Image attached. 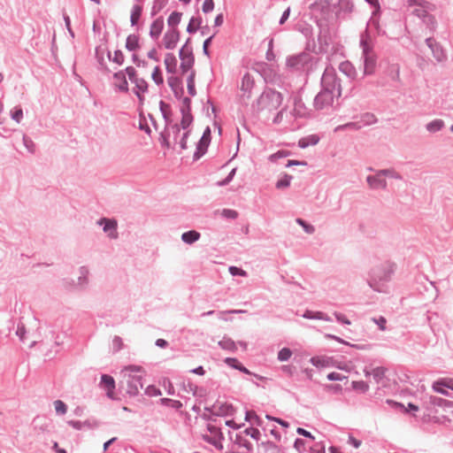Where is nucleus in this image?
<instances>
[{
	"instance_id": "obj_26",
	"label": "nucleus",
	"mask_w": 453,
	"mask_h": 453,
	"mask_svg": "<svg viewBox=\"0 0 453 453\" xmlns=\"http://www.w3.org/2000/svg\"><path fill=\"white\" fill-rule=\"evenodd\" d=\"M338 7L339 12H350L353 10L354 4L351 0H339Z\"/></svg>"
},
{
	"instance_id": "obj_49",
	"label": "nucleus",
	"mask_w": 453,
	"mask_h": 453,
	"mask_svg": "<svg viewBox=\"0 0 453 453\" xmlns=\"http://www.w3.org/2000/svg\"><path fill=\"white\" fill-rule=\"evenodd\" d=\"M366 2L375 8V10L372 12V16H376L377 14H379L380 10L379 0H366Z\"/></svg>"
},
{
	"instance_id": "obj_25",
	"label": "nucleus",
	"mask_w": 453,
	"mask_h": 453,
	"mask_svg": "<svg viewBox=\"0 0 453 453\" xmlns=\"http://www.w3.org/2000/svg\"><path fill=\"white\" fill-rule=\"evenodd\" d=\"M151 79L157 85L164 83V77L159 66H155L151 73Z\"/></svg>"
},
{
	"instance_id": "obj_36",
	"label": "nucleus",
	"mask_w": 453,
	"mask_h": 453,
	"mask_svg": "<svg viewBox=\"0 0 453 453\" xmlns=\"http://www.w3.org/2000/svg\"><path fill=\"white\" fill-rule=\"evenodd\" d=\"M291 355H292V351L289 349L283 348L282 349L280 350V352L278 354V358L280 361H287L288 359L290 358Z\"/></svg>"
},
{
	"instance_id": "obj_63",
	"label": "nucleus",
	"mask_w": 453,
	"mask_h": 453,
	"mask_svg": "<svg viewBox=\"0 0 453 453\" xmlns=\"http://www.w3.org/2000/svg\"><path fill=\"white\" fill-rule=\"evenodd\" d=\"M219 344L222 346V348L227 349H230L234 347V342L231 341L219 342Z\"/></svg>"
},
{
	"instance_id": "obj_33",
	"label": "nucleus",
	"mask_w": 453,
	"mask_h": 453,
	"mask_svg": "<svg viewBox=\"0 0 453 453\" xmlns=\"http://www.w3.org/2000/svg\"><path fill=\"white\" fill-rule=\"evenodd\" d=\"M292 180V176L285 174L280 180H279L276 183L277 188H284L289 186L290 181Z\"/></svg>"
},
{
	"instance_id": "obj_31",
	"label": "nucleus",
	"mask_w": 453,
	"mask_h": 453,
	"mask_svg": "<svg viewBox=\"0 0 453 453\" xmlns=\"http://www.w3.org/2000/svg\"><path fill=\"white\" fill-rule=\"evenodd\" d=\"M141 14H142V7L139 6V5H134L133 8H132V12H131V23L132 25H136L140 17H141Z\"/></svg>"
},
{
	"instance_id": "obj_10",
	"label": "nucleus",
	"mask_w": 453,
	"mask_h": 453,
	"mask_svg": "<svg viewBox=\"0 0 453 453\" xmlns=\"http://www.w3.org/2000/svg\"><path fill=\"white\" fill-rule=\"evenodd\" d=\"M113 84L120 91L126 92L128 89V83L126 78V73L119 71L113 75Z\"/></svg>"
},
{
	"instance_id": "obj_45",
	"label": "nucleus",
	"mask_w": 453,
	"mask_h": 453,
	"mask_svg": "<svg viewBox=\"0 0 453 453\" xmlns=\"http://www.w3.org/2000/svg\"><path fill=\"white\" fill-rule=\"evenodd\" d=\"M327 379L329 380H345L347 379L346 376L339 373V372H330L328 375H327Z\"/></svg>"
},
{
	"instance_id": "obj_43",
	"label": "nucleus",
	"mask_w": 453,
	"mask_h": 453,
	"mask_svg": "<svg viewBox=\"0 0 453 453\" xmlns=\"http://www.w3.org/2000/svg\"><path fill=\"white\" fill-rule=\"evenodd\" d=\"M199 23L197 22V19L195 18H192L188 25L187 31L188 33H194L196 31L197 27Z\"/></svg>"
},
{
	"instance_id": "obj_5",
	"label": "nucleus",
	"mask_w": 453,
	"mask_h": 453,
	"mask_svg": "<svg viewBox=\"0 0 453 453\" xmlns=\"http://www.w3.org/2000/svg\"><path fill=\"white\" fill-rule=\"evenodd\" d=\"M361 46L364 55V74L371 75L375 71L377 57L372 51V46L366 40H362Z\"/></svg>"
},
{
	"instance_id": "obj_44",
	"label": "nucleus",
	"mask_w": 453,
	"mask_h": 453,
	"mask_svg": "<svg viewBox=\"0 0 453 453\" xmlns=\"http://www.w3.org/2000/svg\"><path fill=\"white\" fill-rule=\"evenodd\" d=\"M229 273H230L232 275H234V276H235V275H240V276L244 277V276H246V275H247V273H246V272H245L244 270H242V269H241V268H238V267H236V266H230V267H229Z\"/></svg>"
},
{
	"instance_id": "obj_52",
	"label": "nucleus",
	"mask_w": 453,
	"mask_h": 453,
	"mask_svg": "<svg viewBox=\"0 0 453 453\" xmlns=\"http://www.w3.org/2000/svg\"><path fill=\"white\" fill-rule=\"evenodd\" d=\"M372 375L377 382L384 376V371L380 368H377L372 371Z\"/></svg>"
},
{
	"instance_id": "obj_18",
	"label": "nucleus",
	"mask_w": 453,
	"mask_h": 453,
	"mask_svg": "<svg viewBox=\"0 0 453 453\" xmlns=\"http://www.w3.org/2000/svg\"><path fill=\"white\" fill-rule=\"evenodd\" d=\"M311 362L319 368L330 367L333 365V359L326 357H312Z\"/></svg>"
},
{
	"instance_id": "obj_20",
	"label": "nucleus",
	"mask_w": 453,
	"mask_h": 453,
	"mask_svg": "<svg viewBox=\"0 0 453 453\" xmlns=\"http://www.w3.org/2000/svg\"><path fill=\"white\" fill-rule=\"evenodd\" d=\"M140 39L139 36L136 35H130L127 36L126 41V48L130 50H136L140 48Z\"/></svg>"
},
{
	"instance_id": "obj_8",
	"label": "nucleus",
	"mask_w": 453,
	"mask_h": 453,
	"mask_svg": "<svg viewBox=\"0 0 453 453\" xmlns=\"http://www.w3.org/2000/svg\"><path fill=\"white\" fill-rule=\"evenodd\" d=\"M180 58V70L183 73L188 72L194 65V57L185 46L179 52Z\"/></svg>"
},
{
	"instance_id": "obj_21",
	"label": "nucleus",
	"mask_w": 453,
	"mask_h": 453,
	"mask_svg": "<svg viewBox=\"0 0 453 453\" xmlns=\"http://www.w3.org/2000/svg\"><path fill=\"white\" fill-rule=\"evenodd\" d=\"M182 13L178 12H173L170 14L167 19L168 28H175L178 29V25L180 22Z\"/></svg>"
},
{
	"instance_id": "obj_48",
	"label": "nucleus",
	"mask_w": 453,
	"mask_h": 453,
	"mask_svg": "<svg viewBox=\"0 0 453 453\" xmlns=\"http://www.w3.org/2000/svg\"><path fill=\"white\" fill-rule=\"evenodd\" d=\"M214 8V3L213 0H205L203 4V11L204 12H211Z\"/></svg>"
},
{
	"instance_id": "obj_11",
	"label": "nucleus",
	"mask_w": 453,
	"mask_h": 453,
	"mask_svg": "<svg viewBox=\"0 0 453 453\" xmlns=\"http://www.w3.org/2000/svg\"><path fill=\"white\" fill-rule=\"evenodd\" d=\"M164 64L166 72L171 74H176L178 71V61L173 53H166L165 55Z\"/></svg>"
},
{
	"instance_id": "obj_32",
	"label": "nucleus",
	"mask_w": 453,
	"mask_h": 453,
	"mask_svg": "<svg viewBox=\"0 0 453 453\" xmlns=\"http://www.w3.org/2000/svg\"><path fill=\"white\" fill-rule=\"evenodd\" d=\"M303 316H304V318H307V319H324V320H330L327 316H326L323 312H320V311H318V312L306 311Z\"/></svg>"
},
{
	"instance_id": "obj_47",
	"label": "nucleus",
	"mask_w": 453,
	"mask_h": 453,
	"mask_svg": "<svg viewBox=\"0 0 453 453\" xmlns=\"http://www.w3.org/2000/svg\"><path fill=\"white\" fill-rule=\"evenodd\" d=\"M235 171H236V169H235V168H234V169L229 173L228 176H227L225 180H220V181H219V182H218V185H219V186H224V185L228 184V183L232 180L233 177L234 176V174H235Z\"/></svg>"
},
{
	"instance_id": "obj_9",
	"label": "nucleus",
	"mask_w": 453,
	"mask_h": 453,
	"mask_svg": "<svg viewBox=\"0 0 453 453\" xmlns=\"http://www.w3.org/2000/svg\"><path fill=\"white\" fill-rule=\"evenodd\" d=\"M212 413L218 416H228L234 413V408L227 403H216L212 406Z\"/></svg>"
},
{
	"instance_id": "obj_55",
	"label": "nucleus",
	"mask_w": 453,
	"mask_h": 453,
	"mask_svg": "<svg viewBox=\"0 0 453 453\" xmlns=\"http://www.w3.org/2000/svg\"><path fill=\"white\" fill-rule=\"evenodd\" d=\"M146 394L149 395H161L160 391L157 389L155 387H148L146 388Z\"/></svg>"
},
{
	"instance_id": "obj_7",
	"label": "nucleus",
	"mask_w": 453,
	"mask_h": 453,
	"mask_svg": "<svg viewBox=\"0 0 453 453\" xmlns=\"http://www.w3.org/2000/svg\"><path fill=\"white\" fill-rule=\"evenodd\" d=\"M100 387L103 390L106 392V395L109 398L116 400L118 399V395L115 392V380L113 377L104 374L101 377Z\"/></svg>"
},
{
	"instance_id": "obj_50",
	"label": "nucleus",
	"mask_w": 453,
	"mask_h": 453,
	"mask_svg": "<svg viewBox=\"0 0 453 453\" xmlns=\"http://www.w3.org/2000/svg\"><path fill=\"white\" fill-rule=\"evenodd\" d=\"M246 434L248 435H250L252 438H254L256 440L259 439L260 432L257 428H252L251 427V428L246 429Z\"/></svg>"
},
{
	"instance_id": "obj_54",
	"label": "nucleus",
	"mask_w": 453,
	"mask_h": 453,
	"mask_svg": "<svg viewBox=\"0 0 453 453\" xmlns=\"http://www.w3.org/2000/svg\"><path fill=\"white\" fill-rule=\"evenodd\" d=\"M124 72L126 73V74H127L129 76V79L131 81H133L134 77H137L135 74V70L132 66L127 67Z\"/></svg>"
},
{
	"instance_id": "obj_56",
	"label": "nucleus",
	"mask_w": 453,
	"mask_h": 453,
	"mask_svg": "<svg viewBox=\"0 0 453 453\" xmlns=\"http://www.w3.org/2000/svg\"><path fill=\"white\" fill-rule=\"evenodd\" d=\"M288 154V152H285V151H279L275 154H273L271 157H270V159L273 162H275L279 157H287Z\"/></svg>"
},
{
	"instance_id": "obj_14",
	"label": "nucleus",
	"mask_w": 453,
	"mask_h": 453,
	"mask_svg": "<svg viewBox=\"0 0 453 453\" xmlns=\"http://www.w3.org/2000/svg\"><path fill=\"white\" fill-rule=\"evenodd\" d=\"M432 388L437 393L448 395L447 389L449 388V389L453 390V380H443L436 381L433 384Z\"/></svg>"
},
{
	"instance_id": "obj_22",
	"label": "nucleus",
	"mask_w": 453,
	"mask_h": 453,
	"mask_svg": "<svg viewBox=\"0 0 453 453\" xmlns=\"http://www.w3.org/2000/svg\"><path fill=\"white\" fill-rule=\"evenodd\" d=\"M245 419L251 423L252 425H257L259 426H264V429L265 430V426L264 420L258 417L256 412L250 411L246 412Z\"/></svg>"
},
{
	"instance_id": "obj_39",
	"label": "nucleus",
	"mask_w": 453,
	"mask_h": 453,
	"mask_svg": "<svg viewBox=\"0 0 453 453\" xmlns=\"http://www.w3.org/2000/svg\"><path fill=\"white\" fill-rule=\"evenodd\" d=\"M192 120H193V118H192L191 114L184 113L182 116V119L180 121V126L182 127L183 129H186L189 127Z\"/></svg>"
},
{
	"instance_id": "obj_41",
	"label": "nucleus",
	"mask_w": 453,
	"mask_h": 453,
	"mask_svg": "<svg viewBox=\"0 0 453 453\" xmlns=\"http://www.w3.org/2000/svg\"><path fill=\"white\" fill-rule=\"evenodd\" d=\"M124 346L123 340L119 336H114L112 340V348L114 351L120 350Z\"/></svg>"
},
{
	"instance_id": "obj_15",
	"label": "nucleus",
	"mask_w": 453,
	"mask_h": 453,
	"mask_svg": "<svg viewBox=\"0 0 453 453\" xmlns=\"http://www.w3.org/2000/svg\"><path fill=\"white\" fill-rule=\"evenodd\" d=\"M99 224H104V231L108 234L109 237L113 239L117 238V222L115 220L102 219Z\"/></svg>"
},
{
	"instance_id": "obj_4",
	"label": "nucleus",
	"mask_w": 453,
	"mask_h": 453,
	"mask_svg": "<svg viewBox=\"0 0 453 453\" xmlns=\"http://www.w3.org/2000/svg\"><path fill=\"white\" fill-rule=\"evenodd\" d=\"M323 90L319 92L314 100L317 109H323L333 104L335 91L340 93V84L336 77L331 72L326 71L322 76Z\"/></svg>"
},
{
	"instance_id": "obj_6",
	"label": "nucleus",
	"mask_w": 453,
	"mask_h": 453,
	"mask_svg": "<svg viewBox=\"0 0 453 453\" xmlns=\"http://www.w3.org/2000/svg\"><path fill=\"white\" fill-rule=\"evenodd\" d=\"M180 37L179 29L168 28L162 38V46L166 50H173L176 48Z\"/></svg>"
},
{
	"instance_id": "obj_17",
	"label": "nucleus",
	"mask_w": 453,
	"mask_h": 453,
	"mask_svg": "<svg viewBox=\"0 0 453 453\" xmlns=\"http://www.w3.org/2000/svg\"><path fill=\"white\" fill-rule=\"evenodd\" d=\"M164 20L162 18H157L155 19L150 27V35L152 38L157 39L159 35L162 34L164 29Z\"/></svg>"
},
{
	"instance_id": "obj_37",
	"label": "nucleus",
	"mask_w": 453,
	"mask_h": 453,
	"mask_svg": "<svg viewBox=\"0 0 453 453\" xmlns=\"http://www.w3.org/2000/svg\"><path fill=\"white\" fill-rule=\"evenodd\" d=\"M54 407L58 413L65 414L67 411V407L64 402L61 400H57L54 402Z\"/></svg>"
},
{
	"instance_id": "obj_12",
	"label": "nucleus",
	"mask_w": 453,
	"mask_h": 453,
	"mask_svg": "<svg viewBox=\"0 0 453 453\" xmlns=\"http://www.w3.org/2000/svg\"><path fill=\"white\" fill-rule=\"evenodd\" d=\"M132 82H134L135 85V94L138 96L140 103H142L144 100L142 94L148 90L147 81L142 78L134 77Z\"/></svg>"
},
{
	"instance_id": "obj_38",
	"label": "nucleus",
	"mask_w": 453,
	"mask_h": 453,
	"mask_svg": "<svg viewBox=\"0 0 453 453\" xmlns=\"http://www.w3.org/2000/svg\"><path fill=\"white\" fill-rule=\"evenodd\" d=\"M353 388L355 390L360 391V392H366L369 388V386L367 383L364 381H354L352 383Z\"/></svg>"
},
{
	"instance_id": "obj_46",
	"label": "nucleus",
	"mask_w": 453,
	"mask_h": 453,
	"mask_svg": "<svg viewBox=\"0 0 453 453\" xmlns=\"http://www.w3.org/2000/svg\"><path fill=\"white\" fill-rule=\"evenodd\" d=\"M190 135V131L184 132L182 134V138L180 142V145L181 149L186 150L188 148V138Z\"/></svg>"
},
{
	"instance_id": "obj_23",
	"label": "nucleus",
	"mask_w": 453,
	"mask_h": 453,
	"mask_svg": "<svg viewBox=\"0 0 453 453\" xmlns=\"http://www.w3.org/2000/svg\"><path fill=\"white\" fill-rule=\"evenodd\" d=\"M200 238V234L196 231L191 230L182 234L181 239L186 243H193Z\"/></svg>"
},
{
	"instance_id": "obj_53",
	"label": "nucleus",
	"mask_w": 453,
	"mask_h": 453,
	"mask_svg": "<svg viewBox=\"0 0 453 453\" xmlns=\"http://www.w3.org/2000/svg\"><path fill=\"white\" fill-rule=\"evenodd\" d=\"M210 134H211L210 128L207 127L203 133V137L200 140V146L207 144L208 139L210 137Z\"/></svg>"
},
{
	"instance_id": "obj_29",
	"label": "nucleus",
	"mask_w": 453,
	"mask_h": 453,
	"mask_svg": "<svg viewBox=\"0 0 453 453\" xmlns=\"http://www.w3.org/2000/svg\"><path fill=\"white\" fill-rule=\"evenodd\" d=\"M293 112L297 117H304L306 115V108L302 101H296Z\"/></svg>"
},
{
	"instance_id": "obj_19",
	"label": "nucleus",
	"mask_w": 453,
	"mask_h": 453,
	"mask_svg": "<svg viewBox=\"0 0 453 453\" xmlns=\"http://www.w3.org/2000/svg\"><path fill=\"white\" fill-rule=\"evenodd\" d=\"M339 68H340V71L342 72L347 76H349L352 79L356 78L357 72H356L355 67L353 66V65L350 62L344 61V62L341 63Z\"/></svg>"
},
{
	"instance_id": "obj_2",
	"label": "nucleus",
	"mask_w": 453,
	"mask_h": 453,
	"mask_svg": "<svg viewBox=\"0 0 453 453\" xmlns=\"http://www.w3.org/2000/svg\"><path fill=\"white\" fill-rule=\"evenodd\" d=\"M146 376L144 368L141 365H127L120 371L119 386L126 390L129 396H135L143 388Z\"/></svg>"
},
{
	"instance_id": "obj_30",
	"label": "nucleus",
	"mask_w": 453,
	"mask_h": 453,
	"mask_svg": "<svg viewBox=\"0 0 453 453\" xmlns=\"http://www.w3.org/2000/svg\"><path fill=\"white\" fill-rule=\"evenodd\" d=\"M109 58L118 65H121L124 63V55L120 50H115L113 54L109 53Z\"/></svg>"
},
{
	"instance_id": "obj_3",
	"label": "nucleus",
	"mask_w": 453,
	"mask_h": 453,
	"mask_svg": "<svg viewBox=\"0 0 453 453\" xmlns=\"http://www.w3.org/2000/svg\"><path fill=\"white\" fill-rule=\"evenodd\" d=\"M261 76L257 71L247 72L239 87V99L242 104L250 106L261 89Z\"/></svg>"
},
{
	"instance_id": "obj_24",
	"label": "nucleus",
	"mask_w": 453,
	"mask_h": 453,
	"mask_svg": "<svg viewBox=\"0 0 453 453\" xmlns=\"http://www.w3.org/2000/svg\"><path fill=\"white\" fill-rule=\"evenodd\" d=\"M319 141V138L317 135L312 134L301 139L298 143L301 148H306L309 145H316Z\"/></svg>"
},
{
	"instance_id": "obj_28",
	"label": "nucleus",
	"mask_w": 453,
	"mask_h": 453,
	"mask_svg": "<svg viewBox=\"0 0 453 453\" xmlns=\"http://www.w3.org/2000/svg\"><path fill=\"white\" fill-rule=\"evenodd\" d=\"M426 403L428 405H433V406H442V405L449 406V405H451L450 402L446 401V400L437 397V396H433V395L429 396V400Z\"/></svg>"
},
{
	"instance_id": "obj_57",
	"label": "nucleus",
	"mask_w": 453,
	"mask_h": 453,
	"mask_svg": "<svg viewBox=\"0 0 453 453\" xmlns=\"http://www.w3.org/2000/svg\"><path fill=\"white\" fill-rule=\"evenodd\" d=\"M148 57L149 58L154 60V61H159V58H158V55H157V51L156 49H151L149 52H148Z\"/></svg>"
},
{
	"instance_id": "obj_27",
	"label": "nucleus",
	"mask_w": 453,
	"mask_h": 453,
	"mask_svg": "<svg viewBox=\"0 0 453 453\" xmlns=\"http://www.w3.org/2000/svg\"><path fill=\"white\" fill-rule=\"evenodd\" d=\"M444 126V122L441 119H434L426 125V129L429 132L434 133L441 130Z\"/></svg>"
},
{
	"instance_id": "obj_34",
	"label": "nucleus",
	"mask_w": 453,
	"mask_h": 453,
	"mask_svg": "<svg viewBox=\"0 0 453 453\" xmlns=\"http://www.w3.org/2000/svg\"><path fill=\"white\" fill-rule=\"evenodd\" d=\"M195 73L193 72L190 73L188 79V91L190 96L196 95V87H195V81H194Z\"/></svg>"
},
{
	"instance_id": "obj_62",
	"label": "nucleus",
	"mask_w": 453,
	"mask_h": 453,
	"mask_svg": "<svg viewBox=\"0 0 453 453\" xmlns=\"http://www.w3.org/2000/svg\"><path fill=\"white\" fill-rule=\"evenodd\" d=\"M297 433L301 435H303L305 437H309V438H311V439H314V437L311 434L310 432L304 430L303 428H297Z\"/></svg>"
},
{
	"instance_id": "obj_61",
	"label": "nucleus",
	"mask_w": 453,
	"mask_h": 453,
	"mask_svg": "<svg viewBox=\"0 0 453 453\" xmlns=\"http://www.w3.org/2000/svg\"><path fill=\"white\" fill-rule=\"evenodd\" d=\"M223 215L227 218L235 219L237 217V212L233 210H224Z\"/></svg>"
},
{
	"instance_id": "obj_58",
	"label": "nucleus",
	"mask_w": 453,
	"mask_h": 453,
	"mask_svg": "<svg viewBox=\"0 0 453 453\" xmlns=\"http://www.w3.org/2000/svg\"><path fill=\"white\" fill-rule=\"evenodd\" d=\"M348 442L353 445L355 448H359L361 445V441L353 436H349Z\"/></svg>"
},
{
	"instance_id": "obj_40",
	"label": "nucleus",
	"mask_w": 453,
	"mask_h": 453,
	"mask_svg": "<svg viewBox=\"0 0 453 453\" xmlns=\"http://www.w3.org/2000/svg\"><path fill=\"white\" fill-rule=\"evenodd\" d=\"M12 118L17 122L19 123L21 119L23 118V111L21 108L16 107L12 111Z\"/></svg>"
},
{
	"instance_id": "obj_51",
	"label": "nucleus",
	"mask_w": 453,
	"mask_h": 453,
	"mask_svg": "<svg viewBox=\"0 0 453 453\" xmlns=\"http://www.w3.org/2000/svg\"><path fill=\"white\" fill-rule=\"evenodd\" d=\"M372 320L379 326L380 330L384 331L386 329L387 320L384 317H380L378 319H373Z\"/></svg>"
},
{
	"instance_id": "obj_60",
	"label": "nucleus",
	"mask_w": 453,
	"mask_h": 453,
	"mask_svg": "<svg viewBox=\"0 0 453 453\" xmlns=\"http://www.w3.org/2000/svg\"><path fill=\"white\" fill-rule=\"evenodd\" d=\"M410 5H420L422 7H427V3L421 0H408Z\"/></svg>"
},
{
	"instance_id": "obj_59",
	"label": "nucleus",
	"mask_w": 453,
	"mask_h": 453,
	"mask_svg": "<svg viewBox=\"0 0 453 453\" xmlns=\"http://www.w3.org/2000/svg\"><path fill=\"white\" fill-rule=\"evenodd\" d=\"M335 318L338 321L342 322V323H344L346 325H349L350 324V321L346 319V317L341 313H335Z\"/></svg>"
},
{
	"instance_id": "obj_1",
	"label": "nucleus",
	"mask_w": 453,
	"mask_h": 453,
	"mask_svg": "<svg viewBox=\"0 0 453 453\" xmlns=\"http://www.w3.org/2000/svg\"><path fill=\"white\" fill-rule=\"evenodd\" d=\"M282 102L283 96L280 92L273 88H266L252 102L250 107L265 117L273 115V123L278 124L283 117V111H279Z\"/></svg>"
},
{
	"instance_id": "obj_16",
	"label": "nucleus",
	"mask_w": 453,
	"mask_h": 453,
	"mask_svg": "<svg viewBox=\"0 0 453 453\" xmlns=\"http://www.w3.org/2000/svg\"><path fill=\"white\" fill-rule=\"evenodd\" d=\"M388 172H380L375 176H368L367 177V182L369 186L372 188H385L386 181L382 178V175L386 174Z\"/></svg>"
},
{
	"instance_id": "obj_64",
	"label": "nucleus",
	"mask_w": 453,
	"mask_h": 453,
	"mask_svg": "<svg viewBox=\"0 0 453 453\" xmlns=\"http://www.w3.org/2000/svg\"><path fill=\"white\" fill-rule=\"evenodd\" d=\"M265 453H280V449L274 445H270L269 450L265 451Z\"/></svg>"
},
{
	"instance_id": "obj_42",
	"label": "nucleus",
	"mask_w": 453,
	"mask_h": 453,
	"mask_svg": "<svg viewBox=\"0 0 453 453\" xmlns=\"http://www.w3.org/2000/svg\"><path fill=\"white\" fill-rule=\"evenodd\" d=\"M296 222L302 226L304 229V231L308 234H312L314 232V227L311 225L307 224L305 221H303L301 219H297Z\"/></svg>"
},
{
	"instance_id": "obj_35",
	"label": "nucleus",
	"mask_w": 453,
	"mask_h": 453,
	"mask_svg": "<svg viewBox=\"0 0 453 453\" xmlns=\"http://www.w3.org/2000/svg\"><path fill=\"white\" fill-rule=\"evenodd\" d=\"M225 362H226L228 365H230V366H233V367H234V368H236V369H239V370H241V371H242V372H246V373H249L248 370H247L246 368L242 367V366L240 365V363L238 362V360H237V359H235V358H230V357H227V358H226Z\"/></svg>"
},
{
	"instance_id": "obj_13",
	"label": "nucleus",
	"mask_w": 453,
	"mask_h": 453,
	"mask_svg": "<svg viewBox=\"0 0 453 453\" xmlns=\"http://www.w3.org/2000/svg\"><path fill=\"white\" fill-rule=\"evenodd\" d=\"M426 44L432 50L434 58L438 61H442L446 58V55H445L442 48L440 45H438L437 42L434 39H432V38L426 39Z\"/></svg>"
}]
</instances>
